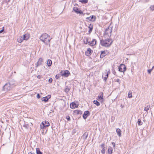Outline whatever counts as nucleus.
<instances>
[{
	"instance_id": "nucleus-1",
	"label": "nucleus",
	"mask_w": 154,
	"mask_h": 154,
	"mask_svg": "<svg viewBox=\"0 0 154 154\" xmlns=\"http://www.w3.org/2000/svg\"><path fill=\"white\" fill-rule=\"evenodd\" d=\"M113 42V41L110 38L105 40L102 39L100 40V44L103 46L108 47L112 45Z\"/></svg>"
},
{
	"instance_id": "nucleus-2",
	"label": "nucleus",
	"mask_w": 154,
	"mask_h": 154,
	"mask_svg": "<svg viewBox=\"0 0 154 154\" xmlns=\"http://www.w3.org/2000/svg\"><path fill=\"white\" fill-rule=\"evenodd\" d=\"M29 35L28 33L25 34L23 36H20L19 38H18L17 41L19 43L22 42L23 40H27L29 39Z\"/></svg>"
},
{
	"instance_id": "nucleus-3",
	"label": "nucleus",
	"mask_w": 154,
	"mask_h": 154,
	"mask_svg": "<svg viewBox=\"0 0 154 154\" xmlns=\"http://www.w3.org/2000/svg\"><path fill=\"white\" fill-rule=\"evenodd\" d=\"M48 36V35L47 34L44 33L40 37L39 39L45 45H48V42H46L45 40L47 38Z\"/></svg>"
},
{
	"instance_id": "nucleus-4",
	"label": "nucleus",
	"mask_w": 154,
	"mask_h": 154,
	"mask_svg": "<svg viewBox=\"0 0 154 154\" xmlns=\"http://www.w3.org/2000/svg\"><path fill=\"white\" fill-rule=\"evenodd\" d=\"M42 125H40V128L41 129H45L47 127H48L50 124L48 121H44L42 123Z\"/></svg>"
},
{
	"instance_id": "nucleus-5",
	"label": "nucleus",
	"mask_w": 154,
	"mask_h": 154,
	"mask_svg": "<svg viewBox=\"0 0 154 154\" xmlns=\"http://www.w3.org/2000/svg\"><path fill=\"white\" fill-rule=\"evenodd\" d=\"M119 71L121 72H123V74H124V72L126 70V68L125 66L122 64H121L118 67Z\"/></svg>"
},
{
	"instance_id": "nucleus-6",
	"label": "nucleus",
	"mask_w": 154,
	"mask_h": 154,
	"mask_svg": "<svg viewBox=\"0 0 154 154\" xmlns=\"http://www.w3.org/2000/svg\"><path fill=\"white\" fill-rule=\"evenodd\" d=\"M12 87L10 85V84L8 83H6L3 87V90L4 91H8L10 90L11 88Z\"/></svg>"
},
{
	"instance_id": "nucleus-7",
	"label": "nucleus",
	"mask_w": 154,
	"mask_h": 154,
	"mask_svg": "<svg viewBox=\"0 0 154 154\" xmlns=\"http://www.w3.org/2000/svg\"><path fill=\"white\" fill-rule=\"evenodd\" d=\"M61 75L62 76L68 77L70 74V72L68 70L62 71L61 72Z\"/></svg>"
},
{
	"instance_id": "nucleus-8",
	"label": "nucleus",
	"mask_w": 154,
	"mask_h": 154,
	"mask_svg": "<svg viewBox=\"0 0 154 154\" xmlns=\"http://www.w3.org/2000/svg\"><path fill=\"white\" fill-rule=\"evenodd\" d=\"M93 52V51L90 48H88L87 51L85 52V55L88 57H89Z\"/></svg>"
},
{
	"instance_id": "nucleus-9",
	"label": "nucleus",
	"mask_w": 154,
	"mask_h": 154,
	"mask_svg": "<svg viewBox=\"0 0 154 154\" xmlns=\"http://www.w3.org/2000/svg\"><path fill=\"white\" fill-rule=\"evenodd\" d=\"M112 28L110 29L109 27L106 28L104 33V35H108L109 33H110V36L111 35V33L112 32Z\"/></svg>"
},
{
	"instance_id": "nucleus-10",
	"label": "nucleus",
	"mask_w": 154,
	"mask_h": 154,
	"mask_svg": "<svg viewBox=\"0 0 154 154\" xmlns=\"http://www.w3.org/2000/svg\"><path fill=\"white\" fill-rule=\"evenodd\" d=\"M86 20H87V21L89 20V21L94 22L95 20L96 17L94 15H92L89 17H86Z\"/></svg>"
},
{
	"instance_id": "nucleus-11",
	"label": "nucleus",
	"mask_w": 154,
	"mask_h": 154,
	"mask_svg": "<svg viewBox=\"0 0 154 154\" xmlns=\"http://www.w3.org/2000/svg\"><path fill=\"white\" fill-rule=\"evenodd\" d=\"M90 114V113L88 111L86 110L85 111L83 116V119H85L89 116Z\"/></svg>"
},
{
	"instance_id": "nucleus-12",
	"label": "nucleus",
	"mask_w": 154,
	"mask_h": 154,
	"mask_svg": "<svg viewBox=\"0 0 154 154\" xmlns=\"http://www.w3.org/2000/svg\"><path fill=\"white\" fill-rule=\"evenodd\" d=\"M73 10L77 14H83V12L76 7H74Z\"/></svg>"
},
{
	"instance_id": "nucleus-13",
	"label": "nucleus",
	"mask_w": 154,
	"mask_h": 154,
	"mask_svg": "<svg viewBox=\"0 0 154 154\" xmlns=\"http://www.w3.org/2000/svg\"><path fill=\"white\" fill-rule=\"evenodd\" d=\"M51 97V96L48 95V96L41 98V100L42 101L46 102L48 101V100Z\"/></svg>"
},
{
	"instance_id": "nucleus-14",
	"label": "nucleus",
	"mask_w": 154,
	"mask_h": 154,
	"mask_svg": "<svg viewBox=\"0 0 154 154\" xmlns=\"http://www.w3.org/2000/svg\"><path fill=\"white\" fill-rule=\"evenodd\" d=\"M105 145V144L103 143L100 145V147L102 148V149L101 151V152L102 154H104L105 153V149H107V148L104 147Z\"/></svg>"
},
{
	"instance_id": "nucleus-15",
	"label": "nucleus",
	"mask_w": 154,
	"mask_h": 154,
	"mask_svg": "<svg viewBox=\"0 0 154 154\" xmlns=\"http://www.w3.org/2000/svg\"><path fill=\"white\" fill-rule=\"evenodd\" d=\"M43 60L42 58H40L36 64V67H37L38 66L42 64V62H43Z\"/></svg>"
},
{
	"instance_id": "nucleus-16",
	"label": "nucleus",
	"mask_w": 154,
	"mask_h": 154,
	"mask_svg": "<svg viewBox=\"0 0 154 154\" xmlns=\"http://www.w3.org/2000/svg\"><path fill=\"white\" fill-rule=\"evenodd\" d=\"M78 105L76 104L75 102H72L70 103V107L71 109H74L75 108H77Z\"/></svg>"
},
{
	"instance_id": "nucleus-17",
	"label": "nucleus",
	"mask_w": 154,
	"mask_h": 154,
	"mask_svg": "<svg viewBox=\"0 0 154 154\" xmlns=\"http://www.w3.org/2000/svg\"><path fill=\"white\" fill-rule=\"evenodd\" d=\"M8 83L12 88L13 87L16 85V82L14 80L10 81Z\"/></svg>"
},
{
	"instance_id": "nucleus-18",
	"label": "nucleus",
	"mask_w": 154,
	"mask_h": 154,
	"mask_svg": "<svg viewBox=\"0 0 154 154\" xmlns=\"http://www.w3.org/2000/svg\"><path fill=\"white\" fill-rule=\"evenodd\" d=\"M97 42V41L95 39H93L92 41L90 42L89 45L91 46H93L95 45Z\"/></svg>"
},
{
	"instance_id": "nucleus-19",
	"label": "nucleus",
	"mask_w": 154,
	"mask_h": 154,
	"mask_svg": "<svg viewBox=\"0 0 154 154\" xmlns=\"http://www.w3.org/2000/svg\"><path fill=\"white\" fill-rule=\"evenodd\" d=\"M103 93L102 92H100L99 94V95L97 97V100H100L101 99H103Z\"/></svg>"
},
{
	"instance_id": "nucleus-20",
	"label": "nucleus",
	"mask_w": 154,
	"mask_h": 154,
	"mask_svg": "<svg viewBox=\"0 0 154 154\" xmlns=\"http://www.w3.org/2000/svg\"><path fill=\"white\" fill-rule=\"evenodd\" d=\"M74 113L77 115H81L82 114V112L80 110H75L74 111Z\"/></svg>"
},
{
	"instance_id": "nucleus-21",
	"label": "nucleus",
	"mask_w": 154,
	"mask_h": 154,
	"mask_svg": "<svg viewBox=\"0 0 154 154\" xmlns=\"http://www.w3.org/2000/svg\"><path fill=\"white\" fill-rule=\"evenodd\" d=\"M88 28L89 29V30H88V32L89 33H91L93 30V25H92L91 24H89V26H88Z\"/></svg>"
},
{
	"instance_id": "nucleus-22",
	"label": "nucleus",
	"mask_w": 154,
	"mask_h": 154,
	"mask_svg": "<svg viewBox=\"0 0 154 154\" xmlns=\"http://www.w3.org/2000/svg\"><path fill=\"white\" fill-rule=\"evenodd\" d=\"M106 55V52L104 51H101L100 57L101 58H102Z\"/></svg>"
},
{
	"instance_id": "nucleus-23",
	"label": "nucleus",
	"mask_w": 154,
	"mask_h": 154,
	"mask_svg": "<svg viewBox=\"0 0 154 154\" xmlns=\"http://www.w3.org/2000/svg\"><path fill=\"white\" fill-rule=\"evenodd\" d=\"M112 148L109 146L108 149V152L109 154H111L112 152Z\"/></svg>"
},
{
	"instance_id": "nucleus-24",
	"label": "nucleus",
	"mask_w": 154,
	"mask_h": 154,
	"mask_svg": "<svg viewBox=\"0 0 154 154\" xmlns=\"http://www.w3.org/2000/svg\"><path fill=\"white\" fill-rule=\"evenodd\" d=\"M88 136V133L87 132H85L84 133L82 136V137L83 138L84 140H85L87 138Z\"/></svg>"
},
{
	"instance_id": "nucleus-25",
	"label": "nucleus",
	"mask_w": 154,
	"mask_h": 154,
	"mask_svg": "<svg viewBox=\"0 0 154 154\" xmlns=\"http://www.w3.org/2000/svg\"><path fill=\"white\" fill-rule=\"evenodd\" d=\"M116 131L119 137L121 136V131L119 128H117L116 130Z\"/></svg>"
},
{
	"instance_id": "nucleus-26",
	"label": "nucleus",
	"mask_w": 154,
	"mask_h": 154,
	"mask_svg": "<svg viewBox=\"0 0 154 154\" xmlns=\"http://www.w3.org/2000/svg\"><path fill=\"white\" fill-rule=\"evenodd\" d=\"M52 63V61L50 59H48L47 61V65L48 66H51Z\"/></svg>"
},
{
	"instance_id": "nucleus-27",
	"label": "nucleus",
	"mask_w": 154,
	"mask_h": 154,
	"mask_svg": "<svg viewBox=\"0 0 154 154\" xmlns=\"http://www.w3.org/2000/svg\"><path fill=\"white\" fill-rule=\"evenodd\" d=\"M93 103L97 106H99L100 105V103L97 100H94L93 101Z\"/></svg>"
},
{
	"instance_id": "nucleus-28",
	"label": "nucleus",
	"mask_w": 154,
	"mask_h": 154,
	"mask_svg": "<svg viewBox=\"0 0 154 154\" xmlns=\"http://www.w3.org/2000/svg\"><path fill=\"white\" fill-rule=\"evenodd\" d=\"M36 152L37 154H43L42 152L40 150L39 148H36Z\"/></svg>"
},
{
	"instance_id": "nucleus-29",
	"label": "nucleus",
	"mask_w": 154,
	"mask_h": 154,
	"mask_svg": "<svg viewBox=\"0 0 154 154\" xmlns=\"http://www.w3.org/2000/svg\"><path fill=\"white\" fill-rule=\"evenodd\" d=\"M88 0H79V2L85 4L88 3Z\"/></svg>"
},
{
	"instance_id": "nucleus-30",
	"label": "nucleus",
	"mask_w": 154,
	"mask_h": 154,
	"mask_svg": "<svg viewBox=\"0 0 154 154\" xmlns=\"http://www.w3.org/2000/svg\"><path fill=\"white\" fill-rule=\"evenodd\" d=\"M137 123L138 125H141L143 124V123L142 122L140 119H139L138 120Z\"/></svg>"
},
{
	"instance_id": "nucleus-31",
	"label": "nucleus",
	"mask_w": 154,
	"mask_h": 154,
	"mask_svg": "<svg viewBox=\"0 0 154 154\" xmlns=\"http://www.w3.org/2000/svg\"><path fill=\"white\" fill-rule=\"evenodd\" d=\"M23 127H25L26 128H28L29 127V125L27 123V122L25 123V124L23 125Z\"/></svg>"
},
{
	"instance_id": "nucleus-32",
	"label": "nucleus",
	"mask_w": 154,
	"mask_h": 154,
	"mask_svg": "<svg viewBox=\"0 0 154 154\" xmlns=\"http://www.w3.org/2000/svg\"><path fill=\"white\" fill-rule=\"evenodd\" d=\"M150 107V105H147V106L145 108L144 110L146 111H147L148 110H149Z\"/></svg>"
},
{
	"instance_id": "nucleus-33",
	"label": "nucleus",
	"mask_w": 154,
	"mask_h": 154,
	"mask_svg": "<svg viewBox=\"0 0 154 154\" xmlns=\"http://www.w3.org/2000/svg\"><path fill=\"white\" fill-rule=\"evenodd\" d=\"M102 77L104 81L106 82V80L107 78L108 77V74H106L105 77H103V76Z\"/></svg>"
},
{
	"instance_id": "nucleus-34",
	"label": "nucleus",
	"mask_w": 154,
	"mask_h": 154,
	"mask_svg": "<svg viewBox=\"0 0 154 154\" xmlns=\"http://www.w3.org/2000/svg\"><path fill=\"white\" fill-rule=\"evenodd\" d=\"M128 97L129 98H131L132 97V93L130 91H129L128 94Z\"/></svg>"
},
{
	"instance_id": "nucleus-35",
	"label": "nucleus",
	"mask_w": 154,
	"mask_h": 154,
	"mask_svg": "<svg viewBox=\"0 0 154 154\" xmlns=\"http://www.w3.org/2000/svg\"><path fill=\"white\" fill-rule=\"evenodd\" d=\"M61 75V74H57L55 76V78L56 79H58V78L60 77Z\"/></svg>"
},
{
	"instance_id": "nucleus-36",
	"label": "nucleus",
	"mask_w": 154,
	"mask_h": 154,
	"mask_svg": "<svg viewBox=\"0 0 154 154\" xmlns=\"http://www.w3.org/2000/svg\"><path fill=\"white\" fill-rule=\"evenodd\" d=\"M70 90V89L69 88H66L65 89V91L66 93H68Z\"/></svg>"
},
{
	"instance_id": "nucleus-37",
	"label": "nucleus",
	"mask_w": 154,
	"mask_h": 154,
	"mask_svg": "<svg viewBox=\"0 0 154 154\" xmlns=\"http://www.w3.org/2000/svg\"><path fill=\"white\" fill-rule=\"evenodd\" d=\"M85 40H86V42L85 43V44H88L89 45L90 42L88 41V38H85Z\"/></svg>"
},
{
	"instance_id": "nucleus-38",
	"label": "nucleus",
	"mask_w": 154,
	"mask_h": 154,
	"mask_svg": "<svg viewBox=\"0 0 154 154\" xmlns=\"http://www.w3.org/2000/svg\"><path fill=\"white\" fill-rule=\"evenodd\" d=\"M152 70L151 69H148L147 70V72H148V73L149 74H151Z\"/></svg>"
},
{
	"instance_id": "nucleus-39",
	"label": "nucleus",
	"mask_w": 154,
	"mask_h": 154,
	"mask_svg": "<svg viewBox=\"0 0 154 154\" xmlns=\"http://www.w3.org/2000/svg\"><path fill=\"white\" fill-rule=\"evenodd\" d=\"M52 81H53V79L51 78H50L48 80V82L50 83H52Z\"/></svg>"
},
{
	"instance_id": "nucleus-40",
	"label": "nucleus",
	"mask_w": 154,
	"mask_h": 154,
	"mask_svg": "<svg viewBox=\"0 0 154 154\" xmlns=\"http://www.w3.org/2000/svg\"><path fill=\"white\" fill-rule=\"evenodd\" d=\"M66 118L68 121H70V117L69 116H67Z\"/></svg>"
},
{
	"instance_id": "nucleus-41",
	"label": "nucleus",
	"mask_w": 154,
	"mask_h": 154,
	"mask_svg": "<svg viewBox=\"0 0 154 154\" xmlns=\"http://www.w3.org/2000/svg\"><path fill=\"white\" fill-rule=\"evenodd\" d=\"M150 8L151 10L153 11L154 10V6H151L150 7Z\"/></svg>"
},
{
	"instance_id": "nucleus-42",
	"label": "nucleus",
	"mask_w": 154,
	"mask_h": 154,
	"mask_svg": "<svg viewBox=\"0 0 154 154\" xmlns=\"http://www.w3.org/2000/svg\"><path fill=\"white\" fill-rule=\"evenodd\" d=\"M36 97H37V98L38 99L40 98L41 97L40 95L39 94H37V95Z\"/></svg>"
},
{
	"instance_id": "nucleus-43",
	"label": "nucleus",
	"mask_w": 154,
	"mask_h": 154,
	"mask_svg": "<svg viewBox=\"0 0 154 154\" xmlns=\"http://www.w3.org/2000/svg\"><path fill=\"white\" fill-rule=\"evenodd\" d=\"M4 27H3L2 29L1 30H0V33H2L4 32Z\"/></svg>"
},
{
	"instance_id": "nucleus-44",
	"label": "nucleus",
	"mask_w": 154,
	"mask_h": 154,
	"mask_svg": "<svg viewBox=\"0 0 154 154\" xmlns=\"http://www.w3.org/2000/svg\"><path fill=\"white\" fill-rule=\"evenodd\" d=\"M112 144L113 146V147L114 148L115 147V143L114 142H112Z\"/></svg>"
},
{
	"instance_id": "nucleus-45",
	"label": "nucleus",
	"mask_w": 154,
	"mask_h": 154,
	"mask_svg": "<svg viewBox=\"0 0 154 154\" xmlns=\"http://www.w3.org/2000/svg\"><path fill=\"white\" fill-rule=\"evenodd\" d=\"M99 101H100L101 103H103L104 102V98H103V99H101L100 100H99Z\"/></svg>"
},
{
	"instance_id": "nucleus-46",
	"label": "nucleus",
	"mask_w": 154,
	"mask_h": 154,
	"mask_svg": "<svg viewBox=\"0 0 154 154\" xmlns=\"http://www.w3.org/2000/svg\"><path fill=\"white\" fill-rule=\"evenodd\" d=\"M112 73L115 75H116V72L114 70H113L112 71Z\"/></svg>"
},
{
	"instance_id": "nucleus-47",
	"label": "nucleus",
	"mask_w": 154,
	"mask_h": 154,
	"mask_svg": "<svg viewBox=\"0 0 154 154\" xmlns=\"http://www.w3.org/2000/svg\"><path fill=\"white\" fill-rule=\"evenodd\" d=\"M28 154H35L34 153H33L32 152H29Z\"/></svg>"
},
{
	"instance_id": "nucleus-48",
	"label": "nucleus",
	"mask_w": 154,
	"mask_h": 154,
	"mask_svg": "<svg viewBox=\"0 0 154 154\" xmlns=\"http://www.w3.org/2000/svg\"><path fill=\"white\" fill-rule=\"evenodd\" d=\"M116 82L119 83L120 82V79H117L116 81Z\"/></svg>"
},
{
	"instance_id": "nucleus-49",
	"label": "nucleus",
	"mask_w": 154,
	"mask_h": 154,
	"mask_svg": "<svg viewBox=\"0 0 154 154\" xmlns=\"http://www.w3.org/2000/svg\"><path fill=\"white\" fill-rule=\"evenodd\" d=\"M41 77V76H40V75H38V76H37V78H38V79H40Z\"/></svg>"
},
{
	"instance_id": "nucleus-50",
	"label": "nucleus",
	"mask_w": 154,
	"mask_h": 154,
	"mask_svg": "<svg viewBox=\"0 0 154 154\" xmlns=\"http://www.w3.org/2000/svg\"><path fill=\"white\" fill-rule=\"evenodd\" d=\"M50 39H48V41H46V42H47L48 43V42L49 43V42H50Z\"/></svg>"
},
{
	"instance_id": "nucleus-51",
	"label": "nucleus",
	"mask_w": 154,
	"mask_h": 154,
	"mask_svg": "<svg viewBox=\"0 0 154 154\" xmlns=\"http://www.w3.org/2000/svg\"><path fill=\"white\" fill-rule=\"evenodd\" d=\"M52 112H53V111H52V110H51V112H50L49 113L50 114L51 113H52Z\"/></svg>"
},
{
	"instance_id": "nucleus-52",
	"label": "nucleus",
	"mask_w": 154,
	"mask_h": 154,
	"mask_svg": "<svg viewBox=\"0 0 154 154\" xmlns=\"http://www.w3.org/2000/svg\"><path fill=\"white\" fill-rule=\"evenodd\" d=\"M154 68V66H153L151 69L152 70Z\"/></svg>"
}]
</instances>
